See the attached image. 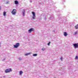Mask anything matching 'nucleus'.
<instances>
[{
  "mask_svg": "<svg viewBox=\"0 0 78 78\" xmlns=\"http://www.w3.org/2000/svg\"><path fill=\"white\" fill-rule=\"evenodd\" d=\"M78 34V32H75L74 34L73 35H76L77 34Z\"/></svg>",
  "mask_w": 78,
  "mask_h": 78,
  "instance_id": "nucleus-14",
  "label": "nucleus"
},
{
  "mask_svg": "<svg viewBox=\"0 0 78 78\" xmlns=\"http://www.w3.org/2000/svg\"><path fill=\"white\" fill-rule=\"evenodd\" d=\"M33 31V28H31L29 30V32H31V31Z\"/></svg>",
  "mask_w": 78,
  "mask_h": 78,
  "instance_id": "nucleus-7",
  "label": "nucleus"
},
{
  "mask_svg": "<svg viewBox=\"0 0 78 78\" xmlns=\"http://www.w3.org/2000/svg\"><path fill=\"white\" fill-rule=\"evenodd\" d=\"M32 13L33 15V16L32 17V18L33 19H35V16H36V14L34 12H32Z\"/></svg>",
  "mask_w": 78,
  "mask_h": 78,
  "instance_id": "nucleus-4",
  "label": "nucleus"
},
{
  "mask_svg": "<svg viewBox=\"0 0 78 78\" xmlns=\"http://www.w3.org/2000/svg\"><path fill=\"white\" fill-rule=\"evenodd\" d=\"M20 46V43H16V44L14 46V48H18Z\"/></svg>",
  "mask_w": 78,
  "mask_h": 78,
  "instance_id": "nucleus-2",
  "label": "nucleus"
},
{
  "mask_svg": "<svg viewBox=\"0 0 78 78\" xmlns=\"http://www.w3.org/2000/svg\"><path fill=\"white\" fill-rule=\"evenodd\" d=\"M3 14L4 16H5L6 15V12L4 11V12L3 13Z\"/></svg>",
  "mask_w": 78,
  "mask_h": 78,
  "instance_id": "nucleus-6",
  "label": "nucleus"
},
{
  "mask_svg": "<svg viewBox=\"0 0 78 78\" xmlns=\"http://www.w3.org/2000/svg\"><path fill=\"white\" fill-rule=\"evenodd\" d=\"M60 59H61V60H62V57L60 58Z\"/></svg>",
  "mask_w": 78,
  "mask_h": 78,
  "instance_id": "nucleus-19",
  "label": "nucleus"
},
{
  "mask_svg": "<svg viewBox=\"0 0 78 78\" xmlns=\"http://www.w3.org/2000/svg\"><path fill=\"white\" fill-rule=\"evenodd\" d=\"M17 12V10L16 9H13L12 10V12H11L12 14H13V15H16V12Z\"/></svg>",
  "mask_w": 78,
  "mask_h": 78,
  "instance_id": "nucleus-3",
  "label": "nucleus"
},
{
  "mask_svg": "<svg viewBox=\"0 0 78 78\" xmlns=\"http://www.w3.org/2000/svg\"><path fill=\"white\" fill-rule=\"evenodd\" d=\"M67 35H68V34H67V32H65L64 33V36H67Z\"/></svg>",
  "mask_w": 78,
  "mask_h": 78,
  "instance_id": "nucleus-8",
  "label": "nucleus"
},
{
  "mask_svg": "<svg viewBox=\"0 0 78 78\" xmlns=\"http://www.w3.org/2000/svg\"><path fill=\"white\" fill-rule=\"evenodd\" d=\"M1 10V6H0V10Z\"/></svg>",
  "mask_w": 78,
  "mask_h": 78,
  "instance_id": "nucleus-21",
  "label": "nucleus"
},
{
  "mask_svg": "<svg viewBox=\"0 0 78 78\" xmlns=\"http://www.w3.org/2000/svg\"><path fill=\"white\" fill-rule=\"evenodd\" d=\"M31 54V53H26L25 54V56H28V55H30Z\"/></svg>",
  "mask_w": 78,
  "mask_h": 78,
  "instance_id": "nucleus-12",
  "label": "nucleus"
},
{
  "mask_svg": "<svg viewBox=\"0 0 78 78\" xmlns=\"http://www.w3.org/2000/svg\"><path fill=\"white\" fill-rule=\"evenodd\" d=\"M75 59H78V56H76L75 58Z\"/></svg>",
  "mask_w": 78,
  "mask_h": 78,
  "instance_id": "nucleus-18",
  "label": "nucleus"
},
{
  "mask_svg": "<svg viewBox=\"0 0 78 78\" xmlns=\"http://www.w3.org/2000/svg\"><path fill=\"white\" fill-rule=\"evenodd\" d=\"M37 54H34L33 55V56H37Z\"/></svg>",
  "mask_w": 78,
  "mask_h": 78,
  "instance_id": "nucleus-13",
  "label": "nucleus"
},
{
  "mask_svg": "<svg viewBox=\"0 0 78 78\" xmlns=\"http://www.w3.org/2000/svg\"><path fill=\"white\" fill-rule=\"evenodd\" d=\"M45 50V48H42V50L43 51Z\"/></svg>",
  "mask_w": 78,
  "mask_h": 78,
  "instance_id": "nucleus-15",
  "label": "nucleus"
},
{
  "mask_svg": "<svg viewBox=\"0 0 78 78\" xmlns=\"http://www.w3.org/2000/svg\"><path fill=\"white\" fill-rule=\"evenodd\" d=\"M75 48H78V43L75 44H73Z\"/></svg>",
  "mask_w": 78,
  "mask_h": 78,
  "instance_id": "nucleus-5",
  "label": "nucleus"
},
{
  "mask_svg": "<svg viewBox=\"0 0 78 78\" xmlns=\"http://www.w3.org/2000/svg\"><path fill=\"white\" fill-rule=\"evenodd\" d=\"M51 43V42H49L48 44V45H50V43Z\"/></svg>",
  "mask_w": 78,
  "mask_h": 78,
  "instance_id": "nucleus-17",
  "label": "nucleus"
},
{
  "mask_svg": "<svg viewBox=\"0 0 78 78\" xmlns=\"http://www.w3.org/2000/svg\"><path fill=\"white\" fill-rule=\"evenodd\" d=\"M76 29H78V26L77 25H76V26H75V27Z\"/></svg>",
  "mask_w": 78,
  "mask_h": 78,
  "instance_id": "nucleus-16",
  "label": "nucleus"
},
{
  "mask_svg": "<svg viewBox=\"0 0 78 78\" xmlns=\"http://www.w3.org/2000/svg\"><path fill=\"white\" fill-rule=\"evenodd\" d=\"M12 71V69H7L5 70V73H9V72H11Z\"/></svg>",
  "mask_w": 78,
  "mask_h": 78,
  "instance_id": "nucleus-1",
  "label": "nucleus"
},
{
  "mask_svg": "<svg viewBox=\"0 0 78 78\" xmlns=\"http://www.w3.org/2000/svg\"><path fill=\"white\" fill-rule=\"evenodd\" d=\"M19 59L20 60H22V58H19Z\"/></svg>",
  "mask_w": 78,
  "mask_h": 78,
  "instance_id": "nucleus-20",
  "label": "nucleus"
},
{
  "mask_svg": "<svg viewBox=\"0 0 78 78\" xmlns=\"http://www.w3.org/2000/svg\"><path fill=\"white\" fill-rule=\"evenodd\" d=\"M77 26L78 27V24H77Z\"/></svg>",
  "mask_w": 78,
  "mask_h": 78,
  "instance_id": "nucleus-22",
  "label": "nucleus"
},
{
  "mask_svg": "<svg viewBox=\"0 0 78 78\" xmlns=\"http://www.w3.org/2000/svg\"><path fill=\"white\" fill-rule=\"evenodd\" d=\"M25 10H23V16H25Z\"/></svg>",
  "mask_w": 78,
  "mask_h": 78,
  "instance_id": "nucleus-11",
  "label": "nucleus"
},
{
  "mask_svg": "<svg viewBox=\"0 0 78 78\" xmlns=\"http://www.w3.org/2000/svg\"><path fill=\"white\" fill-rule=\"evenodd\" d=\"M22 73H23V72H22V71H20V75H22Z\"/></svg>",
  "mask_w": 78,
  "mask_h": 78,
  "instance_id": "nucleus-10",
  "label": "nucleus"
},
{
  "mask_svg": "<svg viewBox=\"0 0 78 78\" xmlns=\"http://www.w3.org/2000/svg\"><path fill=\"white\" fill-rule=\"evenodd\" d=\"M15 5H17L19 2H18V1H15Z\"/></svg>",
  "mask_w": 78,
  "mask_h": 78,
  "instance_id": "nucleus-9",
  "label": "nucleus"
}]
</instances>
